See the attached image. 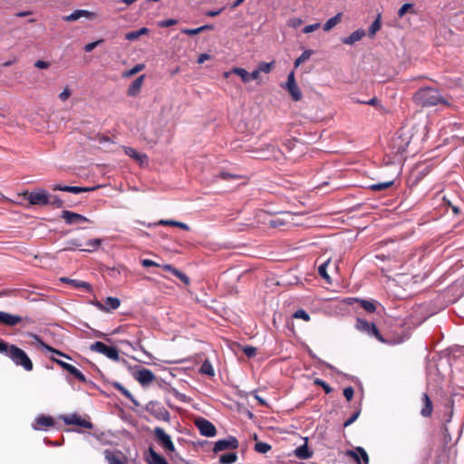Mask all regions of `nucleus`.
I'll return each mask as SVG.
<instances>
[{"mask_svg":"<svg viewBox=\"0 0 464 464\" xmlns=\"http://www.w3.org/2000/svg\"><path fill=\"white\" fill-rule=\"evenodd\" d=\"M413 101L416 104L422 107L435 106L438 104L449 105L439 91L431 87L418 90L413 96Z\"/></svg>","mask_w":464,"mask_h":464,"instance_id":"f257e3e1","label":"nucleus"},{"mask_svg":"<svg viewBox=\"0 0 464 464\" xmlns=\"http://www.w3.org/2000/svg\"><path fill=\"white\" fill-rule=\"evenodd\" d=\"M314 384L321 386L326 393H330L332 392V388L323 380L315 379Z\"/></svg>","mask_w":464,"mask_h":464,"instance_id":"de8ad7c7","label":"nucleus"},{"mask_svg":"<svg viewBox=\"0 0 464 464\" xmlns=\"http://www.w3.org/2000/svg\"><path fill=\"white\" fill-rule=\"evenodd\" d=\"M353 389L352 387H346L343 390V396L346 398L347 401H351L353 397Z\"/></svg>","mask_w":464,"mask_h":464,"instance_id":"13d9d810","label":"nucleus"},{"mask_svg":"<svg viewBox=\"0 0 464 464\" xmlns=\"http://www.w3.org/2000/svg\"><path fill=\"white\" fill-rule=\"evenodd\" d=\"M49 63L42 60H38L35 62L34 66L39 69H46L49 67Z\"/></svg>","mask_w":464,"mask_h":464,"instance_id":"774afa93","label":"nucleus"},{"mask_svg":"<svg viewBox=\"0 0 464 464\" xmlns=\"http://www.w3.org/2000/svg\"><path fill=\"white\" fill-rule=\"evenodd\" d=\"M34 339L39 343L40 346L42 349L44 350H46L48 352H52L57 355H60L62 357H64V358H67V359H71L70 356L66 355L65 353L51 347L50 345L46 344L45 343H44L43 341L40 340V338L37 336V335H34Z\"/></svg>","mask_w":464,"mask_h":464,"instance_id":"bb28decb","label":"nucleus"},{"mask_svg":"<svg viewBox=\"0 0 464 464\" xmlns=\"http://www.w3.org/2000/svg\"><path fill=\"white\" fill-rule=\"evenodd\" d=\"M61 281L68 283L75 288H84L87 291L91 290V285L87 282H84V281H78V280L70 279L67 277H62Z\"/></svg>","mask_w":464,"mask_h":464,"instance_id":"393cba45","label":"nucleus"},{"mask_svg":"<svg viewBox=\"0 0 464 464\" xmlns=\"http://www.w3.org/2000/svg\"><path fill=\"white\" fill-rule=\"evenodd\" d=\"M320 27V24L319 23H316V24H309V25H306L303 28V32L304 34H310L314 31H315L316 29H318Z\"/></svg>","mask_w":464,"mask_h":464,"instance_id":"5fc2aeb1","label":"nucleus"},{"mask_svg":"<svg viewBox=\"0 0 464 464\" xmlns=\"http://www.w3.org/2000/svg\"><path fill=\"white\" fill-rule=\"evenodd\" d=\"M90 349L91 351L102 353L115 362L120 360L119 351L115 347L108 346L102 342L98 341L93 343Z\"/></svg>","mask_w":464,"mask_h":464,"instance_id":"20e7f679","label":"nucleus"},{"mask_svg":"<svg viewBox=\"0 0 464 464\" xmlns=\"http://www.w3.org/2000/svg\"><path fill=\"white\" fill-rule=\"evenodd\" d=\"M195 425L202 436L212 438L217 434V429L214 424L205 418L196 419Z\"/></svg>","mask_w":464,"mask_h":464,"instance_id":"0eeeda50","label":"nucleus"},{"mask_svg":"<svg viewBox=\"0 0 464 464\" xmlns=\"http://www.w3.org/2000/svg\"><path fill=\"white\" fill-rule=\"evenodd\" d=\"M233 73L239 76L243 82H250V73L244 68L235 67L232 69Z\"/></svg>","mask_w":464,"mask_h":464,"instance_id":"7c9ffc66","label":"nucleus"},{"mask_svg":"<svg viewBox=\"0 0 464 464\" xmlns=\"http://www.w3.org/2000/svg\"><path fill=\"white\" fill-rule=\"evenodd\" d=\"M6 356H8L15 365L23 367L27 372L32 371L34 368L33 362L25 352L14 344H11Z\"/></svg>","mask_w":464,"mask_h":464,"instance_id":"f03ea898","label":"nucleus"},{"mask_svg":"<svg viewBox=\"0 0 464 464\" xmlns=\"http://www.w3.org/2000/svg\"><path fill=\"white\" fill-rule=\"evenodd\" d=\"M295 455L300 459H308L312 457V452L309 450L307 445L304 444L295 449Z\"/></svg>","mask_w":464,"mask_h":464,"instance_id":"b1692460","label":"nucleus"},{"mask_svg":"<svg viewBox=\"0 0 464 464\" xmlns=\"http://www.w3.org/2000/svg\"><path fill=\"white\" fill-rule=\"evenodd\" d=\"M140 37L138 31L129 32L125 34L128 41H134Z\"/></svg>","mask_w":464,"mask_h":464,"instance_id":"0e129e2a","label":"nucleus"},{"mask_svg":"<svg viewBox=\"0 0 464 464\" xmlns=\"http://www.w3.org/2000/svg\"><path fill=\"white\" fill-rule=\"evenodd\" d=\"M330 263V259H327L326 261H324L322 265L319 266L318 267V273L319 275L327 282V283H330V276L329 275L327 274V271H326V268H327V266L329 265Z\"/></svg>","mask_w":464,"mask_h":464,"instance_id":"e433bc0d","label":"nucleus"},{"mask_svg":"<svg viewBox=\"0 0 464 464\" xmlns=\"http://www.w3.org/2000/svg\"><path fill=\"white\" fill-rule=\"evenodd\" d=\"M303 20L300 17H291L287 20V25L292 28H297L302 25Z\"/></svg>","mask_w":464,"mask_h":464,"instance_id":"79ce46f5","label":"nucleus"},{"mask_svg":"<svg viewBox=\"0 0 464 464\" xmlns=\"http://www.w3.org/2000/svg\"><path fill=\"white\" fill-rule=\"evenodd\" d=\"M271 450V445L266 442H256L255 445V450L258 453H267Z\"/></svg>","mask_w":464,"mask_h":464,"instance_id":"4c0bfd02","label":"nucleus"},{"mask_svg":"<svg viewBox=\"0 0 464 464\" xmlns=\"http://www.w3.org/2000/svg\"><path fill=\"white\" fill-rule=\"evenodd\" d=\"M27 200L31 205L45 206L50 203V196L44 189H35L28 194Z\"/></svg>","mask_w":464,"mask_h":464,"instance_id":"6e6552de","label":"nucleus"},{"mask_svg":"<svg viewBox=\"0 0 464 464\" xmlns=\"http://www.w3.org/2000/svg\"><path fill=\"white\" fill-rule=\"evenodd\" d=\"M10 347H11V344H8L7 343L0 340V353L7 355V353H8Z\"/></svg>","mask_w":464,"mask_h":464,"instance_id":"052dcab7","label":"nucleus"},{"mask_svg":"<svg viewBox=\"0 0 464 464\" xmlns=\"http://www.w3.org/2000/svg\"><path fill=\"white\" fill-rule=\"evenodd\" d=\"M154 435L158 443L167 451L173 452L175 450V446L171 440V438L169 434L165 432V430L160 427H156L154 429Z\"/></svg>","mask_w":464,"mask_h":464,"instance_id":"423d86ee","label":"nucleus"},{"mask_svg":"<svg viewBox=\"0 0 464 464\" xmlns=\"http://www.w3.org/2000/svg\"><path fill=\"white\" fill-rule=\"evenodd\" d=\"M103 42L102 39H100L98 41H95V42H92V43H90V44H87L85 46H84V50L85 52L87 53H90L92 52L95 47H97L99 44H101Z\"/></svg>","mask_w":464,"mask_h":464,"instance_id":"3c124183","label":"nucleus"},{"mask_svg":"<svg viewBox=\"0 0 464 464\" xmlns=\"http://www.w3.org/2000/svg\"><path fill=\"white\" fill-rule=\"evenodd\" d=\"M63 420L66 424L77 425V426L83 427L85 429H92V423L91 421L81 418L77 414H71V415L65 416L63 418Z\"/></svg>","mask_w":464,"mask_h":464,"instance_id":"4468645a","label":"nucleus"},{"mask_svg":"<svg viewBox=\"0 0 464 464\" xmlns=\"http://www.w3.org/2000/svg\"><path fill=\"white\" fill-rule=\"evenodd\" d=\"M97 309H99L102 312L110 313L113 310H116L121 305V301L117 297H107L104 300V303H102L100 301H93L92 303Z\"/></svg>","mask_w":464,"mask_h":464,"instance_id":"9b49d317","label":"nucleus"},{"mask_svg":"<svg viewBox=\"0 0 464 464\" xmlns=\"http://www.w3.org/2000/svg\"><path fill=\"white\" fill-rule=\"evenodd\" d=\"M184 34H187V35H196L199 33H201L200 31V28L198 27V28H194V29H188V28H186V29H182L181 31Z\"/></svg>","mask_w":464,"mask_h":464,"instance_id":"bf43d9fd","label":"nucleus"},{"mask_svg":"<svg viewBox=\"0 0 464 464\" xmlns=\"http://www.w3.org/2000/svg\"><path fill=\"white\" fill-rule=\"evenodd\" d=\"M153 372L149 369L139 370L135 374V379L142 385H147L154 380Z\"/></svg>","mask_w":464,"mask_h":464,"instance_id":"f3484780","label":"nucleus"},{"mask_svg":"<svg viewBox=\"0 0 464 464\" xmlns=\"http://www.w3.org/2000/svg\"><path fill=\"white\" fill-rule=\"evenodd\" d=\"M342 15H343L342 13H338L334 16L328 19L326 21V23L324 24V30L328 32L332 28H334L335 25H337L341 22Z\"/></svg>","mask_w":464,"mask_h":464,"instance_id":"a878e982","label":"nucleus"},{"mask_svg":"<svg viewBox=\"0 0 464 464\" xmlns=\"http://www.w3.org/2000/svg\"><path fill=\"white\" fill-rule=\"evenodd\" d=\"M200 373L207 374L208 376H214L215 372L211 362L208 360H206L200 366L199 369Z\"/></svg>","mask_w":464,"mask_h":464,"instance_id":"72a5a7b5","label":"nucleus"},{"mask_svg":"<svg viewBox=\"0 0 464 464\" xmlns=\"http://www.w3.org/2000/svg\"><path fill=\"white\" fill-rule=\"evenodd\" d=\"M49 204L56 206L57 208H61V207H63V202L58 197L54 196L53 198H50V203Z\"/></svg>","mask_w":464,"mask_h":464,"instance_id":"e2e57ef3","label":"nucleus"},{"mask_svg":"<svg viewBox=\"0 0 464 464\" xmlns=\"http://www.w3.org/2000/svg\"><path fill=\"white\" fill-rule=\"evenodd\" d=\"M178 22L175 19H166V20L160 21L159 23V26H160V27H169V26L175 25Z\"/></svg>","mask_w":464,"mask_h":464,"instance_id":"864d4df0","label":"nucleus"},{"mask_svg":"<svg viewBox=\"0 0 464 464\" xmlns=\"http://www.w3.org/2000/svg\"><path fill=\"white\" fill-rule=\"evenodd\" d=\"M243 352H244L246 356H247L248 358H251V357L256 355V349L255 347H253V346H245L243 348Z\"/></svg>","mask_w":464,"mask_h":464,"instance_id":"8fccbe9b","label":"nucleus"},{"mask_svg":"<svg viewBox=\"0 0 464 464\" xmlns=\"http://www.w3.org/2000/svg\"><path fill=\"white\" fill-rule=\"evenodd\" d=\"M355 326L359 331L374 336L381 342H384L374 324L369 323L363 319H357Z\"/></svg>","mask_w":464,"mask_h":464,"instance_id":"9d476101","label":"nucleus"},{"mask_svg":"<svg viewBox=\"0 0 464 464\" xmlns=\"http://www.w3.org/2000/svg\"><path fill=\"white\" fill-rule=\"evenodd\" d=\"M115 387L127 398H131L130 392L120 383H116Z\"/></svg>","mask_w":464,"mask_h":464,"instance_id":"338daca9","label":"nucleus"},{"mask_svg":"<svg viewBox=\"0 0 464 464\" xmlns=\"http://www.w3.org/2000/svg\"><path fill=\"white\" fill-rule=\"evenodd\" d=\"M361 305L367 312H373L376 309L374 303L372 301L362 300Z\"/></svg>","mask_w":464,"mask_h":464,"instance_id":"37998d69","label":"nucleus"},{"mask_svg":"<svg viewBox=\"0 0 464 464\" xmlns=\"http://www.w3.org/2000/svg\"><path fill=\"white\" fill-rule=\"evenodd\" d=\"M95 14L88 10H75L71 14L64 16L63 19L67 22L76 21L82 17L93 18Z\"/></svg>","mask_w":464,"mask_h":464,"instance_id":"a211bd4d","label":"nucleus"},{"mask_svg":"<svg viewBox=\"0 0 464 464\" xmlns=\"http://www.w3.org/2000/svg\"><path fill=\"white\" fill-rule=\"evenodd\" d=\"M237 460V454L236 452H229L223 454L219 457V462L222 464H232Z\"/></svg>","mask_w":464,"mask_h":464,"instance_id":"2f4dec72","label":"nucleus"},{"mask_svg":"<svg viewBox=\"0 0 464 464\" xmlns=\"http://www.w3.org/2000/svg\"><path fill=\"white\" fill-rule=\"evenodd\" d=\"M81 246L82 244L78 239H71L67 241V246L63 248V250H72L75 247H80Z\"/></svg>","mask_w":464,"mask_h":464,"instance_id":"a18cd8bd","label":"nucleus"},{"mask_svg":"<svg viewBox=\"0 0 464 464\" xmlns=\"http://www.w3.org/2000/svg\"><path fill=\"white\" fill-rule=\"evenodd\" d=\"M144 78L145 75H140L129 86L127 91V94L129 96L134 97L140 92L144 82Z\"/></svg>","mask_w":464,"mask_h":464,"instance_id":"6ab92c4d","label":"nucleus"},{"mask_svg":"<svg viewBox=\"0 0 464 464\" xmlns=\"http://www.w3.org/2000/svg\"><path fill=\"white\" fill-rule=\"evenodd\" d=\"M313 53L314 52L312 50L304 51L302 54L295 61V68L299 67L303 63L307 61L312 56Z\"/></svg>","mask_w":464,"mask_h":464,"instance_id":"f704fd0d","label":"nucleus"},{"mask_svg":"<svg viewBox=\"0 0 464 464\" xmlns=\"http://www.w3.org/2000/svg\"><path fill=\"white\" fill-rule=\"evenodd\" d=\"M412 7V5L411 4H404L401 6V8L399 9L398 11V15L400 17H402L407 12L409 9H411Z\"/></svg>","mask_w":464,"mask_h":464,"instance_id":"4d7b16f0","label":"nucleus"},{"mask_svg":"<svg viewBox=\"0 0 464 464\" xmlns=\"http://www.w3.org/2000/svg\"><path fill=\"white\" fill-rule=\"evenodd\" d=\"M21 322V316L0 311V324L7 326H14Z\"/></svg>","mask_w":464,"mask_h":464,"instance_id":"dca6fc26","label":"nucleus"},{"mask_svg":"<svg viewBox=\"0 0 464 464\" xmlns=\"http://www.w3.org/2000/svg\"><path fill=\"white\" fill-rule=\"evenodd\" d=\"M276 151L277 150H276V148L275 145L267 144V145H266V151H265V149H261L260 157H262L264 159H269L271 157L276 158Z\"/></svg>","mask_w":464,"mask_h":464,"instance_id":"c85d7f7f","label":"nucleus"},{"mask_svg":"<svg viewBox=\"0 0 464 464\" xmlns=\"http://www.w3.org/2000/svg\"><path fill=\"white\" fill-rule=\"evenodd\" d=\"M65 192H71L73 194H79L83 191H89V188L76 186H66L64 188Z\"/></svg>","mask_w":464,"mask_h":464,"instance_id":"a19ab883","label":"nucleus"},{"mask_svg":"<svg viewBox=\"0 0 464 464\" xmlns=\"http://www.w3.org/2000/svg\"><path fill=\"white\" fill-rule=\"evenodd\" d=\"M422 402H423L424 406L420 411V414L423 417H430L432 413L433 406H432V402L427 393H423Z\"/></svg>","mask_w":464,"mask_h":464,"instance_id":"4be33fe9","label":"nucleus"},{"mask_svg":"<svg viewBox=\"0 0 464 464\" xmlns=\"http://www.w3.org/2000/svg\"><path fill=\"white\" fill-rule=\"evenodd\" d=\"M239 447L238 440L234 436H228L226 439L215 442L213 452L218 453L228 450H237Z\"/></svg>","mask_w":464,"mask_h":464,"instance_id":"1a4fd4ad","label":"nucleus"},{"mask_svg":"<svg viewBox=\"0 0 464 464\" xmlns=\"http://www.w3.org/2000/svg\"><path fill=\"white\" fill-rule=\"evenodd\" d=\"M122 343L130 345L134 351L139 350L142 352L148 358H151V354L149 352H147L141 345L140 339H139V341L135 344H132L130 341H123Z\"/></svg>","mask_w":464,"mask_h":464,"instance_id":"c9c22d12","label":"nucleus"},{"mask_svg":"<svg viewBox=\"0 0 464 464\" xmlns=\"http://www.w3.org/2000/svg\"><path fill=\"white\" fill-rule=\"evenodd\" d=\"M282 88L288 92L294 101L298 102L302 99V92L295 82L294 72L288 74L287 81L282 84Z\"/></svg>","mask_w":464,"mask_h":464,"instance_id":"39448f33","label":"nucleus"},{"mask_svg":"<svg viewBox=\"0 0 464 464\" xmlns=\"http://www.w3.org/2000/svg\"><path fill=\"white\" fill-rule=\"evenodd\" d=\"M354 102L357 103H363V104H369L372 106H379V101L376 97L372 98L371 100L367 102L360 101V100H354Z\"/></svg>","mask_w":464,"mask_h":464,"instance_id":"6e6d98bb","label":"nucleus"},{"mask_svg":"<svg viewBox=\"0 0 464 464\" xmlns=\"http://www.w3.org/2000/svg\"><path fill=\"white\" fill-rule=\"evenodd\" d=\"M145 410L159 420L170 421V413L160 402L150 401L145 406Z\"/></svg>","mask_w":464,"mask_h":464,"instance_id":"7ed1b4c3","label":"nucleus"},{"mask_svg":"<svg viewBox=\"0 0 464 464\" xmlns=\"http://www.w3.org/2000/svg\"><path fill=\"white\" fill-rule=\"evenodd\" d=\"M147 459L149 464H169L168 461L159 453H157L152 448L149 449Z\"/></svg>","mask_w":464,"mask_h":464,"instance_id":"412c9836","label":"nucleus"},{"mask_svg":"<svg viewBox=\"0 0 464 464\" xmlns=\"http://www.w3.org/2000/svg\"><path fill=\"white\" fill-rule=\"evenodd\" d=\"M102 244V239L100 238H93L90 239L85 243V246L87 248L81 249L82 251L85 252H93L96 251Z\"/></svg>","mask_w":464,"mask_h":464,"instance_id":"cd10ccee","label":"nucleus"},{"mask_svg":"<svg viewBox=\"0 0 464 464\" xmlns=\"http://www.w3.org/2000/svg\"><path fill=\"white\" fill-rule=\"evenodd\" d=\"M104 457L108 464H124L123 461L110 450H104Z\"/></svg>","mask_w":464,"mask_h":464,"instance_id":"c756f323","label":"nucleus"},{"mask_svg":"<svg viewBox=\"0 0 464 464\" xmlns=\"http://www.w3.org/2000/svg\"><path fill=\"white\" fill-rule=\"evenodd\" d=\"M174 276H177L179 279H180L184 284L189 285L190 280H189L188 276H186L181 271H179V270L175 271Z\"/></svg>","mask_w":464,"mask_h":464,"instance_id":"09e8293b","label":"nucleus"},{"mask_svg":"<svg viewBox=\"0 0 464 464\" xmlns=\"http://www.w3.org/2000/svg\"><path fill=\"white\" fill-rule=\"evenodd\" d=\"M392 184H393V181L376 183V184H372L371 186V189H372L374 191H380V190H383V189L390 188Z\"/></svg>","mask_w":464,"mask_h":464,"instance_id":"ea45409f","label":"nucleus"},{"mask_svg":"<svg viewBox=\"0 0 464 464\" xmlns=\"http://www.w3.org/2000/svg\"><path fill=\"white\" fill-rule=\"evenodd\" d=\"M141 265L144 266V267H150V266H160V264L150 260V259H142L141 261Z\"/></svg>","mask_w":464,"mask_h":464,"instance_id":"680f3d73","label":"nucleus"},{"mask_svg":"<svg viewBox=\"0 0 464 464\" xmlns=\"http://www.w3.org/2000/svg\"><path fill=\"white\" fill-rule=\"evenodd\" d=\"M62 218L68 225L80 224L82 222H91V220L88 218L69 210H63L62 212Z\"/></svg>","mask_w":464,"mask_h":464,"instance_id":"ddd939ff","label":"nucleus"},{"mask_svg":"<svg viewBox=\"0 0 464 464\" xmlns=\"http://www.w3.org/2000/svg\"><path fill=\"white\" fill-rule=\"evenodd\" d=\"M365 35V31L362 29H358L353 32L348 37H345L342 40L344 44L352 45L356 42L360 41Z\"/></svg>","mask_w":464,"mask_h":464,"instance_id":"aec40b11","label":"nucleus"},{"mask_svg":"<svg viewBox=\"0 0 464 464\" xmlns=\"http://www.w3.org/2000/svg\"><path fill=\"white\" fill-rule=\"evenodd\" d=\"M359 414H360V411L354 412L347 420H345V422L343 424L344 427H347V426L351 425L352 423H353L359 417Z\"/></svg>","mask_w":464,"mask_h":464,"instance_id":"69168bd1","label":"nucleus"},{"mask_svg":"<svg viewBox=\"0 0 464 464\" xmlns=\"http://www.w3.org/2000/svg\"><path fill=\"white\" fill-rule=\"evenodd\" d=\"M381 14H379L368 29V35L370 37H373L375 34L381 29Z\"/></svg>","mask_w":464,"mask_h":464,"instance_id":"473e14b6","label":"nucleus"},{"mask_svg":"<svg viewBox=\"0 0 464 464\" xmlns=\"http://www.w3.org/2000/svg\"><path fill=\"white\" fill-rule=\"evenodd\" d=\"M294 317L298 318V319H303L304 321H306V322L310 320L309 314L303 309L297 310L294 314Z\"/></svg>","mask_w":464,"mask_h":464,"instance_id":"49530a36","label":"nucleus"},{"mask_svg":"<svg viewBox=\"0 0 464 464\" xmlns=\"http://www.w3.org/2000/svg\"><path fill=\"white\" fill-rule=\"evenodd\" d=\"M52 360L55 362L58 365H60L63 370L67 371L72 375H73L80 382H86L87 380L84 374L73 365L53 357L52 358Z\"/></svg>","mask_w":464,"mask_h":464,"instance_id":"f8f14e48","label":"nucleus"},{"mask_svg":"<svg viewBox=\"0 0 464 464\" xmlns=\"http://www.w3.org/2000/svg\"><path fill=\"white\" fill-rule=\"evenodd\" d=\"M53 425V420L49 416L41 415L35 419L34 429H42Z\"/></svg>","mask_w":464,"mask_h":464,"instance_id":"5701e85b","label":"nucleus"},{"mask_svg":"<svg viewBox=\"0 0 464 464\" xmlns=\"http://www.w3.org/2000/svg\"><path fill=\"white\" fill-rule=\"evenodd\" d=\"M71 94H72V92L69 89V87H65L63 89V91L59 94V99L62 102H65L71 96Z\"/></svg>","mask_w":464,"mask_h":464,"instance_id":"603ef678","label":"nucleus"},{"mask_svg":"<svg viewBox=\"0 0 464 464\" xmlns=\"http://www.w3.org/2000/svg\"><path fill=\"white\" fill-rule=\"evenodd\" d=\"M273 64H274V62L272 63H260L259 65H258V69L261 72H265V73H268L271 72L272 70V67H273Z\"/></svg>","mask_w":464,"mask_h":464,"instance_id":"c03bdc74","label":"nucleus"},{"mask_svg":"<svg viewBox=\"0 0 464 464\" xmlns=\"http://www.w3.org/2000/svg\"><path fill=\"white\" fill-rule=\"evenodd\" d=\"M144 69V65L141 64V63H139V64H136L134 67H132L130 70L127 71V72H124L122 76L123 77H130L138 72H140V71H142Z\"/></svg>","mask_w":464,"mask_h":464,"instance_id":"58836bf2","label":"nucleus"},{"mask_svg":"<svg viewBox=\"0 0 464 464\" xmlns=\"http://www.w3.org/2000/svg\"><path fill=\"white\" fill-rule=\"evenodd\" d=\"M124 152L126 155L136 160L140 166L147 165L149 162L148 156L145 153H140L133 148L125 147Z\"/></svg>","mask_w":464,"mask_h":464,"instance_id":"2eb2a0df","label":"nucleus"}]
</instances>
